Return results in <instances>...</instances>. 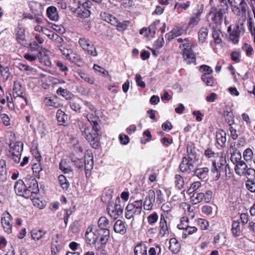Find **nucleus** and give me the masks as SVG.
Listing matches in <instances>:
<instances>
[{
	"instance_id": "1",
	"label": "nucleus",
	"mask_w": 255,
	"mask_h": 255,
	"mask_svg": "<svg viewBox=\"0 0 255 255\" xmlns=\"http://www.w3.org/2000/svg\"><path fill=\"white\" fill-rule=\"evenodd\" d=\"M87 119L92 124V128H85L83 131V135L85 136L86 139L90 142L92 146L96 148V111L90 112L87 115Z\"/></svg>"
},
{
	"instance_id": "2",
	"label": "nucleus",
	"mask_w": 255,
	"mask_h": 255,
	"mask_svg": "<svg viewBox=\"0 0 255 255\" xmlns=\"http://www.w3.org/2000/svg\"><path fill=\"white\" fill-rule=\"evenodd\" d=\"M227 169L230 170V166L227 163L226 157L223 155L220 156L219 161L212 160L211 171L213 173L216 174V179L218 180L222 173L225 175L227 173Z\"/></svg>"
},
{
	"instance_id": "3",
	"label": "nucleus",
	"mask_w": 255,
	"mask_h": 255,
	"mask_svg": "<svg viewBox=\"0 0 255 255\" xmlns=\"http://www.w3.org/2000/svg\"><path fill=\"white\" fill-rule=\"evenodd\" d=\"M142 206L143 202L141 199L128 203L125 209V217L127 219H130L139 215L142 211Z\"/></svg>"
},
{
	"instance_id": "4",
	"label": "nucleus",
	"mask_w": 255,
	"mask_h": 255,
	"mask_svg": "<svg viewBox=\"0 0 255 255\" xmlns=\"http://www.w3.org/2000/svg\"><path fill=\"white\" fill-rule=\"evenodd\" d=\"M23 150V143L20 141L11 143L8 156L11 158L15 163H19L21 152Z\"/></svg>"
},
{
	"instance_id": "5",
	"label": "nucleus",
	"mask_w": 255,
	"mask_h": 255,
	"mask_svg": "<svg viewBox=\"0 0 255 255\" xmlns=\"http://www.w3.org/2000/svg\"><path fill=\"white\" fill-rule=\"evenodd\" d=\"M110 238L109 230H97V242L98 245L99 250H101L103 255H106V251L105 250L106 245Z\"/></svg>"
},
{
	"instance_id": "6",
	"label": "nucleus",
	"mask_w": 255,
	"mask_h": 255,
	"mask_svg": "<svg viewBox=\"0 0 255 255\" xmlns=\"http://www.w3.org/2000/svg\"><path fill=\"white\" fill-rule=\"evenodd\" d=\"M228 5H223V7L220 8L219 9L214 6L211 8V10L209 13V15L212 14V20L217 25H220L223 22L224 14L228 11Z\"/></svg>"
},
{
	"instance_id": "7",
	"label": "nucleus",
	"mask_w": 255,
	"mask_h": 255,
	"mask_svg": "<svg viewBox=\"0 0 255 255\" xmlns=\"http://www.w3.org/2000/svg\"><path fill=\"white\" fill-rule=\"evenodd\" d=\"M124 205L122 204V202L119 197H117L116 199L114 206L111 204L108 206L107 210L109 215L114 219L117 218L119 216L123 213Z\"/></svg>"
},
{
	"instance_id": "8",
	"label": "nucleus",
	"mask_w": 255,
	"mask_h": 255,
	"mask_svg": "<svg viewBox=\"0 0 255 255\" xmlns=\"http://www.w3.org/2000/svg\"><path fill=\"white\" fill-rule=\"evenodd\" d=\"M0 221L4 232L10 234L13 223L12 217L8 211H6L2 214Z\"/></svg>"
},
{
	"instance_id": "9",
	"label": "nucleus",
	"mask_w": 255,
	"mask_h": 255,
	"mask_svg": "<svg viewBox=\"0 0 255 255\" xmlns=\"http://www.w3.org/2000/svg\"><path fill=\"white\" fill-rule=\"evenodd\" d=\"M25 180L28 198H29L31 197L32 194H37L39 192L38 182L33 177L27 178Z\"/></svg>"
},
{
	"instance_id": "10",
	"label": "nucleus",
	"mask_w": 255,
	"mask_h": 255,
	"mask_svg": "<svg viewBox=\"0 0 255 255\" xmlns=\"http://www.w3.org/2000/svg\"><path fill=\"white\" fill-rule=\"evenodd\" d=\"M58 46L66 59L75 63L78 62L79 58L75 56L71 49L66 48V44L58 45Z\"/></svg>"
},
{
	"instance_id": "11",
	"label": "nucleus",
	"mask_w": 255,
	"mask_h": 255,
	"mask_svg": "<svg viewBox=\"0 0 255 255\" xmlns=\"http://www.w3.org/2000/svg\"><path fill=\"white\" fill-rule=\"evenodd\" d=\"M94 158L92 153L90 151H87L85 156V174L87 177L91 175V172L93 168Z\"/></svg>"
},
{
	"instance_id": "12",
	"label": "nucleus",
	"mask_w": 255,
	"mask_h": 255,
	"mask_svg": "<svg viewBox=\"0 0 255 255\" xmlns=\"http://www.w3.org/2000/svg\"><path fill=\"white\" fill-rule=\"evenodd\" d=\"M193 159L184 157L181 163L180 164L179 168L182 172H193L195 170Z\"/></svg>"
},
{
	"instance_id": "13",
	"label": "nucleus",
	"mask_w": 255,
	"mask_h": 255,
	"mask_svg": "<svg viewBox=\"0 0 255 255\" xmlns=\"http://www.w3.org/2000/svg\"><path fill=\"white\" fill-rule=\"evenodd\" d=\"M80 45L91 55H96V46L90 40L85 38H80L79 40Z\"/></svg>"
},
{
	"instance_id": "14",
	"label": "nucleus",
	"mask_w": 255,
	"mask_h": 255,
	"mask_svg": "<svg viewBox=\"0 0 255 255\" xmlns=\"http://www.w3.org/2000/svg\"><path fill=\"white\" fill-rule=\"evenodd\" d=\"M14 188L15 193L18 196H21L25 198H28L26 190V185H25V180L24 181L22 180H18L15 183Z\"/></svg>"
},
{
	"instance_id": "15",
	"label": "nucleus",
	"mask_w": 255,
	"mask_h": 255,
	"mask_svg": "<svg viewBox=\"0 0 255 255\" xmlns=\"http://www.w3.org/2000/svg\"><path fill=\"white\" fill-rule=\"evenodd\" d=\"M155 201V193L153 190H149L147 192V195L146 196L143 203L144 209L146 210H151L153 204Z\"/></svg>"
},
{
	"instance_id": "16",
	"label": "nucleus",
	"mask_w": 255,
	"mask_h": 255,
	"mask_svg": "<svg viewBox=\"0 0 255 255\" xmlns=\"http://www.w3.org/2000/svg\"><path fill=\"white\" fill-rule=\"evenodd\" d=\"M96 229H94V226H90L88 227L85 233L86 241L88 245L92 246L96 243Z\"/></svg>"
},
{
	"instance_id": "17",
	"label": "nucleus",
	"mask_w": 255,
	"mask_h": 255,
	"mask_svg": "<svg viewBox=\"0 0 255 255\" xmlns=\"http://www.w3.org/2000/svg\"><path fill=\"white\" fill-rule=\"evenodd\" d=\"M28 4L30 10L34 14L40 16L42 14L43 6L41 3L34 0H29Z\"/></svg>"
},
{
	"instance_id": "18",
	"label": "nucleus",
	"mask_w": 255,
	"mask_h": 255,
	"mask_svg": "<svg viewBox=\"0 0 255 255\" xmlns=\"http://www.w3.org/2000/svg\"><path fill=\"white\" fill-rule=\"evenodd\" d=\"M184 61L187 64L195 63L196 57L191 48H184L182 50Z\"/></svg>"
},
{
	"instance_id": "19",
	"label": "nucleus",
	"mask_w": 255,
	"mask_h": 255,
	"mask_svg": "<svg viewBox=\"0 0 255 255\" xmlns=\"http://www.w3.org/2000/svg\"><path fill=\"white\" fill-rule=\"evenodd\" d=\"M165 217L163 215H161L160 218L159 234L162 237L168 236L169 234L168 227L167 223V221Z\"/></svg>"
},
{
	"instance_id": "20",
	"label": "nucleus",
	"mask_w": 255,
	"mask_h": 255,
	"mask_svg": "<svg viewBox=\"0 0 255 255\" xmlns=\"http://www.w3.org/2000/svg\"><path fill=\"white\" fill-rule=\"evenodd\" d=\"M185 31L181 27H175L172 30L166 34V36L167 39L169 41H171L174 38L182 35Z\"/></svg>"
},
{
	"instance_id": "21",
	"label": "nucleus",
	"mask_w": 255,
	"mask_h": 255,
	"mask_svg": "<svg viewBox=\"0 0 255 255\" xmlns=\"http://www.w3.org/2000/svg\"><path fill=\"white\" fill-rule=\"evenodd\" d=\"M74 4L75 6L76 12H80L83 6L88 7L92 5V2L88 0H74Z\"/></svg>"
},
{
	"instance_id": "22",
	"label": "nucleus",
	"mask_w": 255,
	"mask_h": 255,
	"mask_svg": "<svg viewBox=\"0 0 255 255\" xmlns=\"http://www.w3.org/2000/svg\"><path fill=\"white\" fill-rule=\"evenodd\" d=\"M113 193V190L111 189L104 191L101 197V201L105 204H107L108 206H109L112 204Z\"/></svg>"
},
{
	"instance_id": "23",
	"label": "nucleus",
	"mask_w": 255,
	"mask_h": 255,
	"mask_svg": "<svg viewBox=\"0 0 255 255\" xmlns=\"http://www.w3.org/2000/svg\"><path fill=\"white\" fill-rule=\"evenodd\" d=\"M235 170L237 174L242 176L245 174V171L248 169L247 165L243 160H241L235 164Z\"/></svg>"
},
{
	"instance_id": "24",
	"label": "nucleus",
	"mask_w": 255,
	"mask_h": 255,
	"mask_svg": "<svg viewBox=\"0 0 255 255\" xmlns=\"http://www.w3.org/2000/svg\"><path fill=\"white\" fill-rule=\"evenodd\" d=\"M169 250L174 254L178 253L181 249V245L175 238H171L169 241Z\"/></svg>"
},
{
	"instance_id": "25",
	"label": "nucleus",
	"mask_w": 255,
	"mask_h": 255,
	"mask_svg": "<svg viewBox=\"0 0 255 255\" xmlns=\"http://www.w3.org/2000/svg\"><path fill=\"white\" fill-rule=\"evenodd\" d=\"M223 115L225 118L226 122L229 126H232L234 124V116L231 110L229 111L227 109H224Z\"/></svg>"
},
{
	"instance_id": "26",
	"label": "nucleus",
	"mask_w": 255,
	"mask_h": 255,
	"mask_svg": "<svg viewBox=\"0 0 255 255\" xmlns=\"http://www.w3.org/2000/svg\"><path fill=\"white\" fill-rule=\"evenodd\" d=\"M216 140L217 143L221 147L225 146L227 139L226 133L224 130H221L216 133Z\"/></svg>"
},
{
	"instance_id": "27",
	"label": "nucleus",
	"mask_w": 255,
	"mask_h": 255,
	"mask_svg": "<svg viewBox=\"0 0 255 255\" xmlns=\"http://www.w3.org/2000/svg\"><path fill=\"white\" fill-rule=\"evenodd\" d=\"M114 231L118 233L124 235L126 233L127 229L124 223L120 220H117L114 227Z\"/></svg>"
},
{
	"instance_id": "28",
	"label": "nucleus",
	"mask_w": 255,
	"mask_h": 255,
	"mask_svg": "<svg viewBox=\"0 0 255 255\" xmlns=\"http://www.w3.org/2000/svg\"><path fill=\"white\" fill-rule=\"evenodd\" d=\"M46 231L42 229H33L31 232V236L35 241H38L43 238L46 235Z\"/></svg>"
},
{
	"instance_id": "29",
	"label": "nucleus",
	"mask_w": 255,
	"mask_h": 255,
	"mask_svg": "<svg viewBox=\"0 0 255 255\" xmlns=\"http://www.w3.org/2000/svg\"><path fill=\"white\" fill-rule=\"evenodd\" d=\"M147 247L142 244H137L134 249V255H147Z\"/></svg>"
},
{
	"instance_id": "30",
	"label": "nucleus",
	"mask_w": 255,
	"mask_h": 255,
	"mask_svg": "<svg viewBox=\"0 0 255 255\" xmlns=\"http://www.w3.org/2000/svg\"><path fill=\"white\" fill-rule=\"evenodd\" d=\"M47 15L49 18L52 20H56L58 19V14L57 8L53 6L48 7L46 10Z\"/></svg>"
},
{
	"instance_id": "31",
	"label": "nucleus",
	"mask_w": 255,
	"mask_h": 255,
	"mask_svg": "<svg viewBox=\"0 0 255 255\" xmlns=\"http://www.w3.org/2000/svg\"><path fill=\"white\" fill-rule=\"evenodd\" d=\"M56 118L60 125H64L67 121L68 116L63 111L59 109L56 113Z\"/></svg>"
},
{
	"instance_id": "32",
	"label": "nucleus",
	"mask_w": 255,
	"mask_h": 255,
	"mask_svg": "<svg viewBox=\"0 0 255 255\" xmlns=\"http://www.w3.org/2000/svg\"><path fill=\"white\" fill-rule=\"evenodd\" d=\"M232 233L235 237H239L241 234L240 222L238 221H234L232 225Z\"/></svg>"
},
{
	"instance_id": "33",
	"label": "nucleus",
	"mask_w": 255,
	"mask_h": 255,
	"mask_svg": "<svg viewBox=\"0 0 255 255\" xmlns=\"http://www.w3.org/2000/svg\"><path fill=\"white\" fill-rule=\"evenodd\" d=\"M209 171V168L207 167L198 168L195 171L194 174L200 179H203L207 177Z\"/></svg>"
},
{
	"instance_id": "34",
	"label": "nucleus",
	"mask_w": 255,
	"mask_h": 255,
	"mask_svg": "<svg viewBox=\"0 0 255 255\" xmlns=\"http://www.w3.org/2000/svg\"><path fill=\"white\" fill-rule=\"evenodd\" d=\"M246 20V17H242V19H240L238 22H236V25L234 28V30L239 32L240 34L241 33H244L245 31L244 27V22Z\"/></svg>"
},
{
	"instance_id": "35",
	"label": "nucleus",
	"mask_w": 255,
	"mask_h": 255,
	"mask_svg": "<svg viewBox=\"0 0 255 255\" xmlns=\"http://www.w3.org/2000/svg\"><path fill=\"white\" fill-rule=\"evenodd\" d=\"M204 193L195 192L191 196V200L193 204H197L203 200Z\"/></svg>"
},
{
	"instance_id": "36",
	"label": "nucleus",
	"mask_w": 255,
	"mask_h": 255,
	"mask_svg": "<svg viewBox=\"0 0 255 255\" xmlns=\"http://www.w3.org/2000/svg\"><path fill=\"white\" fill-rule=\"evenodd\" d=\"M208 34V30L207 27H201L198 32L199 41L200 42L203 43Z\"/></svg>"
},
{
	"instance_id": "37",
	"label": "nucleus",
	"mask_w": 255,
	"mask_h": 255,
	"mask_svg": "<svg viewBox=\"0 0 255 255\" xmlns=\"http://www.w3.org/2000/svg\"><path fill=\"white\" fill-rule=\"evenodd\" d=\"M99 230H109L108 226L109 222L108 219L105 217H101L98 221Z\"/></svg>"
},
{
	"instance_id": "38",
	"label": "nucleus",
	"mask_w": 255,
	"mask_h": 255,
	"mask_svg": "<svg viewBox=\"0 0 255 255\" xmlns=\"http://www.w3.org/2000/svg\"><path fill=\"white\" fill-rule=\"evenodd\" d=\"M201 80L208 86H213L215 84V80L213 76L207 75H202L201 76Z\"/></svg>"
},
{
	"instance_id": "39",
	"label": "nucleus",
	"mask_w": 255,
	"mask_h": 255,
	"mask_svg": "<svg viewBox=\"0 0 255 255\" xmlns=\"http://www.w3.org/2000/svg\"><path fill=\"white\" fill-rule=\"evenodd\" d=\"M21 91V85L19 83L14 82L13 87V94L14 95V94H16V97H20L24 99L25 102H27L26 98L22 95L21 94H22Z\"/></svg>"
},
{
	"instance_id": "40",
	"label": "nucleus",
	"mask_w": 255,
	"mask_h": 255,
	"mask_svg": "<svg viewBox=\"0 0 255 255\" xmlns=\"http://www.w3.org/2000/svg\"><path fill=\"white\" fill-rule=\"evenodd\" d=\"M56 93L57 95L62 96L67 100L70 99L73 96L71 93L69 92L66 89H64L61 87L57 89Z\"/></svg>"
},
{
	"instance_id": "41",
	"label": "nucleus",
	"mask_w": 255,
	"mask_h": 255,
	"mask_svg": "<svg viewBox=\"0 0 255 255\" xmlns=\"http://www.w3.org/2000/svg\"><path fill=\"white\" fill-rule=\"evenodd\" d=\"M58 181L60 186L64 190H67L69 187V183L66 178L65 176L60 175L58 176Z\"/></svg>"
},
{
	"instance_id": "42",
	"label": "nucleus",
	"mask_w": 255,
	"mask_h": 255,
	"mask_svg": "<svg viewBox=\"0 0 255 255\" xmlns=\"http://www.w3.org/2000/svg\"><path fill=\"white\" fill-rule=\"evenodd\" d=\"M187 152L188 153V158L193 159L195 158V149L194 144L189 142L187 145Z\"/></svg>"
},
{
	"instance_id": "43",
	"label": "nucleus",
	"mask_w": 255,
	"mask_h": 255,
	"mask_svg": "<svg viewBox=\"0 0 255 255\" xmlns=\"http://www.w3.org/2000/svg\"><path fill=\"white\" fill-rule=\"evenodd\" d=\"M37 58L39 59L41 62L43 59L46 60L47 59V50L42 47H40L38 51L36 53Z\"/></svg>"
},
{
	"instance_id": "44",
	"label": "nucleus",
	"mask_w": 255,
	"mask_h": 255,
	"mask_svg": "<svg viewBox=\"0 0 255 255\" xmlns=\"http://www.w3.org/2000/svg\"><path fill=\"white\" fill-rule=\"evenodd\" d=\"M189 219L186 217H183L180 219V223L177 225V228L183 231L187 229L189 226Z\"/></svg>"
},
{
	"instance_id": "45",
	"label": "nucleus",
	"mask_w": 255,
	"mask_h": 255,
	"mask_svg": "<svg viewBox=\"0 0 255 255\" xmlns=\"http://www.w3.org/2000/svg\"><path fill=\"white\" fill-rule=\"evenodd\" d=\"M91 6H83V8H81V11L80 12H76L79 16L81 17H88L90 15L91 11L90 9Z\"/></svg>"
},
{
	"instance_id": "46",
	"label": "nucleus",
	"mask_w": 255,
	"mask_h": 255,
	"mask_svg": "<svg viewBox=\"0 0 255 255\" xmlns=\"http://www.w3.org/2000/svg\"><path fill=\"white\" fill-rule=\"evenodd\" d=\"M175 180L176 187L179 189L183 188L184 184V180L183 177L180 175L176 174L175 176Z\"/></svg>"
},
{
	"instance_id": "47",
	"label": "nucleus",
	"mask_w": 255,
	"mask_h": 255,
	"mask_svg": "<svg viewBox=\"0 0 255 255\" xmlns=\"http://www.w3.org/2000/svg\"><path fill=\"white\" fill-rule=\"evenodd\" d=\"M197 231V228L194 226H188V227L185 230L182 234L183 238H186L189 235H191Z\"/></svg>"
},
{
	"instance_id": "48",
	"label": "nucleus",
	"mask_w": 255,
	"mask_h": 255,
	"mask_svg": "<svg viewBox=\"0 0 255 255\" xmlns=\"http://www.w3.org/2000/svg\"><path fill=\"white\" fill-rule=\"evenodd\" d=\"M241 158L242 155L240 151L231 154L230 159L234 164H235L241 161Z\"/></svg>"
},
{
	"instance_id": "49",
	"label": "nucleus",
	"mask_w": 255,
	"mask_h": 255,
	"mask_svg": "<svg viewBox=\"0 0 255 255\" xmlns=\"http://www.w3.org/2000/svg\"><path fill=\"white\" fill-rule=\"evenodd\" d=\"M244 175L247 176V180H255V170L252 168H248Z\"/></svg>"
},
{
	"instance_id": "50",
	"label": "nucleus",
	"mask_w": 255,
	"mask_h": 255,
	"mask_svg": "<svg viewBox=\"0 0 255 255\" xmlns=\"http://www.w3.org/2000/svg\"><path fill=\"white\" fill-rule=\"evenodd\" d=\"M65 245L63 237L61 235L57 234L52 239L51 245Z\"/></svg>"
},
{
	"instance_id": "51",
	"label": "nucleus",
	"mask_w": 255,
	"mask_h": 255,
	"mask_svg": "<svg viewBox=\"0 0 255 255\" xmlns=\"http://www.w3.org/2000/svg\"><path fill=\"white\" fill-rule=\"evenodd\" d=\"M44 104L47 106H51L54 108H58L59 104L54 101V99L50 97H46L43 100Z\"/></svg>"
},
{
	"instance_id": "52",
	"label": "nucleus",
	"mask_w": 255,
	"mask_h": 255,
	"mask_svg": "<svg viewBox=\"0 0 255 255\" xmlns=\"http://www.w3.org/2000/svg\"><path fill=\"white\" fill-rule=\"evenodd\" d=\"M253 156V152L250 148H247L243 152V157L246 161H251Z\"/></svg>"
},
{
	"instance_id": "53",
	"label": "nucleus",
	"mask_w": 255,
	"mask_h": 255,
	"mask_svg": "<svg viewBox=\"0 0 255 255\" xmlns=\"http://www.w3.org/2000/svg\"><path fill=\"white\" fill-rule=\"evenodd\" d=\"M158 215L156 212H153L147 217V221L149 225H154L157 221Z\"/></svg>"
},
{
	"instance_id": "54",
	"label": "nucleus",
	"mask_w": 255,
	"mask_h": 255,
	"mask_svg": "<svg viewBox=\"0 0 255 255\" xmlns=\"http://www.w3.org/2000/svg\"><path fill=\"white\" fill-rule=\"evenodd\" d=\"M198 225L201 230H207L209 224L208 221L205 219L199 218L197 220Z\"/></svg>"
},
{
	"instance_id": "55",
	"label": "nucleus",
	"mask_w": 255,
	"mask_h": 255,
	"mask_svg": "<svg viewBox=\"0 0 255 255\" xmlns=\"http://www.w3.org/2000/svg\"><path fill=\"white\" fill-rule=\"evenodd\" d=\"M204 155L208 158H219V153L215 152L211 149L208 148L205 150Z\"/></svg>"
},
{
	"instance_id": "56",
	"label": "nucleus",
	"mask_w": 255,
	"mask_h": 255,
	"mask_svg": "<svg viewBox=\"0 0 255 255\" xmlns=\"http://www.w3.org/2000/svg\"><path fill=\"white\" fill-rule=\"evenodd\" d=\"M0 72L3 78L5 80H7L10 76V73L9 72V68L7 67H3L0 64Z\"/></svg>"
},
{
	"instance_id": "57",
	"label": "nucleus",
	"mask_w": 255,
	"mask_h": 255,
	"mask_svg": "<svg viewBox=\"0 0 255 255\" xmlns=\"http://www.w3.org/2000/svg\"><path fill=\"white\" fill-rule=\"evenodd\" d=\"M240 34L239 32L233 29L230 34V39L234 43H237L239 42Z\"/></svg>"
},
{
	"instance_id": "58",
	"label": "nucleus",
	"mask_w": 255,
	"mask_h": 255,
	"mask_svg": "<svg viewBox=\"0 0 255 255\" xmlns=\"http://www.w3.org/2000/svg\"><path fill=\"white\" fill-rule=\"evenodd\" d=\"M59 168L64 173H68L72 171L70 167L66 164V162L61 160L59 163Z\"/></svg>"
},
{
	"instance_id": "59",
	"label": "nucleus",
	"mask_w": 255,
	"mask_h": 255,
	"mask_svg": "<svg viewBox=\"0 0 255 255\" xmlns=\"http://www.w3.org/2000/svg\"><path fill=\"white\" fill-rule=\"evenodd\" d=\"M41 47L36 42L34 41L30 44L28 52L30 53H37Z\"/></svg>"
},
{
	"instance_id": "60",
	"label": "nucleus",
	"mask_w": 255,
	"mask_h": 255,
	"mask_svg": "<svg viewBox=\"0 0 255 255\" xmlns=\"http://www.w3.org/2000/svg\"><path fill=\"white\" fill-rule=\"evenodd\" d=\"M64 245H51V254L52 255H55L58 252L61 251L63 249Z\"/></svg>"
},
{
	"instance_id": "61",
	"label": "nucleus",
	"mask_w": 255,
	"mask_h": 255,
	"mask_svg": "<svg viewBox=\"0 0 255 255\" xmlns=\"http://www.w3.org/2000/svg\"><path fill=\"white\" fill-rule=\"evenodd\" d=\"M200 71L205 72L203 75H210L212 72L213 70L210 66L206 65H202L200 67Z\"/></svg>"
},
{
	"instance_id": "62",
	"label": "nucleus",
	"mask_w": 255,
	"mask_h": 255,
	"mask_svg": "<svg viewBox=\"0 0 255 255\" xmlns=\"http://www.w3.org/2000/svg\"><path fill=\"white\" fill-rule=\"evenodd\" d=\"M18 67L21 71L23 70L25 71L29 72L30 73H33L35 72V70L34 68L28 65H27L26 64L19 63Z\"/></svg>"
},
{
	"instance_id": "63",
	"label": "nucleus",
	"mask_w": 255,
	"mask_h": 255,
	"mask_svg": "<svg viewBox=\"0 0 255 255\" xmlns=\"http://www.w3.org/2000/svg\"><path fill=\"white\" fill-rule=\"evenodd\" d=\"M246 188L251 192H255V180H247L246 182Z\"/></svg>"
},
{
	"instance_id": "64",
	"label": "nucleus",
	"mask_w": 255,
	"mask_h": 255,
	"mask_svg": "<svg viewBox=\"0 0 255 255\" xmlns=\"http://www.w3.org/2000/svg\"><path fill=\"white\" fill-rule=\"evenodd\" d=\"M160 23L159 20H156L153 23H152L148 27V31L149 33L154 35L156 32V26L159 25Z\"/></svg>"
}]
</instances>
